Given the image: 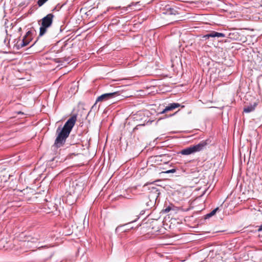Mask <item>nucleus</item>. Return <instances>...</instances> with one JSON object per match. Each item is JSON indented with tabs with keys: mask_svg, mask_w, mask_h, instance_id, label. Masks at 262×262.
<instances>
[{
	"mask_svg": "<svg viewBox=\"0 0 262 262\" xmlns=\"http://www.w3.org/2000/svg\"><path fill=\"white\" fill-rule=\"evenodd\" d=\"M76 121L77 115L75 114L67 120L58 133L54 142V146L58 148L62 146L65 143L66 139L69 137Z\"/></svg>",
	"mask_w": 262,
	"mask_h": 262,
	"instance_id": "1",
	"label": "nucleus"
},
{
	"mask_svg": "<svg viewBox=\"0 0 262 262\" xmlns=\"http://www.w3.org/2000/svg\"><path fill=\"white\" fill-rule=\"evenodd\" d=\"M208 144L209 140H203L198 144L190 146L181 150L179 154L183 155H189L203 150Z\"/></svg>",
	"mask_w": 262,
	"mask_h": 262,
	"instance_id": "2",
	"label": "nucleus"
},
{
	"mask_svg": "<svg viewBox=\"0 0 262 262\" xmlns=\"http://www.w3.org/2000/svg\"><path fill=\"white\" fill-rule=\"evenodd\" d=\"M149 190V194L148 195V199L151 200L152 202H156L160 194V191L158 188L157 186H153L152 184H145L142 187V191H145Z\"/></svg>",
	"mask_w": 262,
	"mask_h": 262,
	"instance_id": "3",
	"label": "nucleus"
},
{
	"mask_svg": "<svg viewBox=\"0 0 262 262\" xmlns=\"http://www.w3.org/2000/svg\"><path fill=\"white\" fill-rule=\"evenodd\" d=\"M119 96H120L119 91L103 94L97 98L96 102L105 101Z\"/></svg>",
	"mask_w": 262,
	"mask_h": 262,
	"instance_id": "4",
	"label": "nucleus"
},
{
	"mask_svg": "<svg viewBox=\"0 0 262 262\" xmlns=\"http://www.w3.org/2000/svg\"><path fill=\"white\" fill-rule=\"evenodd\" d=\"M33 39V33L31 31H28L26 35L23 37L20 43L17 45L18 49L23 48L28 45L32 41Z\"/></svg>",
	"mask_w": 262,
	"mask_h": 262,
	"instance_id": "5",
	"label": "nucleus"
},
{
	"mask_svg": "<svg viewBox=\"0 0 262 262\" xmlns=\"http://www.w3.org/2000/svg\"><path fill=\"white\" fill-rule=\"evenodd\" d=\"M54 15L52 13H49L38 21L39 24H42L51 27L53 23Z\"/></svg>",
	"mask_w": 262,
	"mask_h": 262,
	"instance_id": "6",
	"label": "nucleus"
},
{
	"mask_svg": "<svg viewBox=\"0 0 262 262\" xmlns=\"http://www.w3.org/2000/svg\"><path fill=\"white\" fill-rule=\"evenodd\" d=\"M138 219V217L134 221L128 222V223L122 225L118 226L116 228V232L118 233L119 232H126L127 231L129 230V229L133 228V227L130 226V225L132 223L135 222Z\"/></svg>",
	"mask_w": 262,
	"mask_h": 262,
	"instance_id": "7",
	"label": "nucleus"
},
{
	"mask_svg": "<svg viewBox=\"0 0 262 262\" xmlns=\"http://www.w3.org/2000/svg\"><path fill=\"white\" fill-rule=\"evenodd\" d=\"M180 104L178 103H172L168 104V106H166L165 108L161 112L159 113L160 114H164L167 112L171 111L176 108L180 106Z\"/></svg>",
	"mask_w": 262,
	"mask_h": 262,
	"instance_id": "8",
	"label": "nucleus"
},
{
	"mask_svg": "<svg viewBox=\"0 0 262 262\" xmlns=\"http://www.w3.org/2000/svg\"><path fill=\"white\" fill-rule=\"evenodd\" d=\"M163 14L167 15H177L178 14V11L173 8L169 6H166L165 11L163 12Z\"/></svg>",
	"mask_w": 262,
	"mask_h": 262,
	"instance_id": "9",
	"label": "nucleus"
},
{
	"mask_svg": "<svg viewBox=\"0 0 262 262\" xmlns=\"http://www.w3.org/2000/svg\"><path fill=\"white\" fill-rule=\"evenodd\" d=\"M205 37H225V34L222 33H219L215 31H212L209 34L206 35Z\"/></svg>",
	"mask_w": 262,
	"mask_h": 262,
	"instance_id": "10",
	"label": "nucleus"
},
{
	"mask_svg": "<svg viewBox=\"0 0 262 262\" xmlns=\"http://www.w3.org/2000/svg\"><path fill=\"white\" fill-rule=\"evenodd\" d=\"M40 25V27L39 28V36H42L44 35L48 31V29L50 27L48 26L39 24Z\"/></svg>",
	"mask_w": 262,
	"mask_h": 262,
	"instance_id": "11",
	"label": "nucleus"
},
{
	"mask_svg": "<svg viewBox=\"0 0 262 262\" xmlns=\"http://www.w3.org/2000/svg\"><path fill=\"white\" fill-rule=\"evenodd\" d=\"M256 103H254L253 105H251L249 106H247L245 107L244 109V112L246 113H250L252 111H253L255 110V108L256 106Z\"/></svg>",
	"mask_w": 262,
	"mask_h": 262,
	"instance_id": "12",
	"label": "nucleus"
},
{
	"mask_svg": "<svg viewBox=\"0 0 262 262\" xmlns=\"http://www.w3.org/2000/svg\"><path fill=\"white\" fill-rule=\"evenodd\" d=\"M145 202V205L147 209L151 208L152 206H154L156 202H152L151 200L148 199V198L146 199Z\"/></svg>",
	"mask_w": 262,
	"mask_h": 262,
	"instance_id": "13",
	"label": "nucleus"
},
{
	"mask_svg": "<svg viewBox=\"0 0 262 262\" xmlns=\"http://www.w3.org/2000/svg\"><path fill=\"white\" fill-rule=\"evenodd\" d=\"M219 210V208L217 207L216 208H215L214 209H213V210H212L210 213L207 214L206 215H205V219H208L211 216H212L213 215H214L216 211Z\"/></svg>",
	"mask_w": 262,
	"mask_h": 262,
	"instance_id": "14",
	"label": "nucleus"
},
{
	"mask_svg": "<svg viewBox=\"0 0 262 262\" xmlns=\"http://www.w3.org/2000/svg\"><path fill=\"white\" fill-rule=\"evenodd\" d=\"M139 3V2H137V3H132L128 5L127 7H123V9L125 11H127L128 8H130L132 6H136Z\"/></svg>",
	"mask_w": 262,
	"mask_h": 262,
	"instance_id": "15",
	"label": "nucleus"
},
{
	"mask_svg": "<svg viewBox=\"0 0 262 262\" xmlns=\"http://www.w3.org/2000/svg\"><path fill=\"white\" fill-rule=\"evenodd\" d=\"M48 0H38L37 2V4L39 7L42 6L45 3H46Z\"/></svg>",
	"mask_w": 262,
	"mask_h": 262,
	"instance_id": "16",
	"label": "nucleus"
},
{
	"mask_svg": "<svg viewBox=\"0 0 262 262\" xmlns=\"http://www.w3.org/2000/svg\"><path fill=\"white\" fill-rule=\"evenodd\" d=\"M176 171V169L173 168V169L165 171L163 172V173H174Z\"/></svg>",
	"mask_w": 262,
	"mask_h": 262,
	"instance_id": "17",
	"label": "nucleus"
},
{
	"mask_svg": "<svg viewBox=\"0 0 262 262\" xmlns=\"http://www.w3.org/2000/svg\"><path fill=\"white\" fill-rule=\"evenodd\" d=\"M170 210H171V207H170V206H168V207H166V208L164 209V212H165V213H168V212H169V211H170Z\"/></svg>",
	"mask_w": 262,
	"mask_h": 262,
	"instance_id": "18",
	"label": "nucleus"
},
{
	"mask_svg": "<svg viewBox=\"0 0 262 262\" xmlns=\"http://www.w3.org/2000/svg\"><path fill=\"white\" fill-rule=\"evenodd\" d=\"M258 231H262V224L259 227V228L258 229Z\"/></svg>",
	"mask_w": 262,
	"mask_h": 262,
	"instance_id": "19",
	"label": "nucleus"
},
{
	"mask_svg": "<svg viewBox=\"0 0 262 262\" xmlns=\"http://www.w3.org/2000/svg\"><path fill=\"white\" fill-rule=\"evenodd\" d=\"M71 60V58H69V57H68V58H65V59H64V60H65L66 61H67V62H69V61H70Z\"/></svg>",
	"mask_w": 262,
	"mask_h": 262,
	"instance_id": "20",
	"label": "nucleus"
},
{
	"mask_svg": "<svg viewBox=\"0 0 262 262\" xmlns=\"http://www.w3.org/2000/svg\"><path fill=\"white\" fill-rule=\"evenodd\" d=\"M165 157V156H164V155H160L158 156V157H159V158Z\"/></svg>",
	"mask_w": 262,
	"mask_h": 262,
	"instance_id": "21",
	"label": "nucleus"
},
{
	"mask_svg": "<svg viewBox=\"0 0 262 262\" xmlns=\"http://www.w3.org/2000/svg\"><path fill=\"white\" fill-rule=\"evenodd\" d=\"M125 198L126 199H131V197L129 196H125Z\"/></svg>",
	"mask_w": 262,
	"mask_h": 262,
	"instance_id": "22",
	"label": "nucleus"
},
{
	"mask_svg": "<svg viewBox=\"0 0 262 262\" xmlns=\"http://www.w3.org/2000/svg\"><path fill=\"white\" fill-rule=\"evenodd\" d=\"M60 130V128H59H59H58V129H57V131H56V132H57H57H58V130Z\"/></svg>",
	"mask_w": 262,
	"mask_h": 262,
	"instance_id": "23",
	"label": "nucleus"
},
{
	"mask_svg": "<svg viewBox=\"0 0 262 262\" xmlns=\"http://www.w3.org/2000/svg\"><path fill=\"white\" fill-rule=\"evenodd\" d=\"M35 42H36V41L32 45L31 47L34 46V45L35 44Z\"/></svg>",
	"mask_w": 262,
	"mask_h": 262,
	"instance_id": "24",
	"label": "nucleus"
},
{
	"mask_svg": "<svg viewBox=\"0 0 262 262\" xmlns=\"http://www.w3.org/2000/svg\"><path fill=\"white\" fill-rule=\"evenodd\" d=\"M173 115H174V114H172V115H169V116H172Z\"/></svg>",
	"mask_w": 262,
	"mask_h": 262,
	"instance_id": "25",
	"label": "nucleus"
}]
</instances>
